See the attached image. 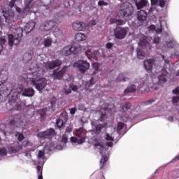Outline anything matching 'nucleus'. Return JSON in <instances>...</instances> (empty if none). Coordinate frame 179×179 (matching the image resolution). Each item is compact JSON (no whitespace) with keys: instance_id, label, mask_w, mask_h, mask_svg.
Segmentation results:
<instances>
[{"instance_id":"obj_1","label":"nucleus","mask_w":179,"mask_h":179,"mask_svg":"<svg viewBox=\"0 0 179 179\" xmlns=\"http://www.w3.org/2000/svg\"><path fill=\"white\" fill-rule=\"evenodd\" d=\"M166 38H169L168 41L160 43V37L155 36L153 38L150 36H146L143 34H140L138 38L140 41L138 42L139 47H149L150 43L156 45L157 50H161L162 52H166L169 50V48H176V51L171 54V57H179V45L173 37L171 32H165Z\"/></svg>"},{"instance_id":"obj_2","label":"nucleus","mask_w":179,"mask_h":179,"mask_svg":"<svg viewBox=\"0 0 179 179\" xmlns=\"http://www.w3.org/2000/svg\"><path fill=\"white\" fill-rule=\"evenodd\" d=\"M8 72L6 70H1L0 72V103L6 101L8 97L10 98L8 103L12 104L15 103L17 99V95L23 93L24 87L23 85H20L16 89L10 90L6 87V83L8 80ZM11 97V98H10Z\"/></svg>"},{"instance_id":"obj_3","label":"nucleus","mask_w":179,"mask_h":179,"mask_svg":"<svg viewBox=\"0 0 179 179\" xmlns=\"http://www.w3.org/2000/svg\"><path fill=\"white\" fill-rule=\"evenodd\" d=\"M50 5H54V0H40L34 1V0H25L24 1V8L22 9L16 7V10L18 13V17L22 18L27 16V14L30 13V12H33V9L35 8H39L42 9V10H49L51 11L50 9Z\"/></svg>"},{"instance_id":"obj_4","label":"nucleus","mask_w":179,"mask_h":179,"mask_svg":"<svg viewBox=\"0 0 179 179\" xmlns=\"http://www.w3.org/2000/svg\"><path fill=\"white\" fill-rule=\"evenodd\" d=\"M152 82L153 85H152V83L149 82V76L148 75L145 76V78H137L134 80V84L129 86L126 90H124V94H128V93H134V92H150V90H157L159 87L156 86V82L155 79L156 77L153 78L152 77Z\"/></svg>"},{"instance_id":"obj_5","label":"nucleus","mask_w":179,"mask_h":179,"mask_svg":"<svg viewBox=\"0 0 179 179\" xmlns=\"http://www.w3.org/2000/svg\"><path fill=\"white\" fill-rule=\"evenodd\" d=\"M62 65V61L58 59L39 64H37L36 62H33L31 64V71L34 76H44L45 72L48 71L55 69V68H59Z\"/></svg>"},{"instance_id":"obj_6","label":"nucleus","mask_w":179,"mask_h":179,"mask_svg":"<svg viewBox=\"0 0 179 179\" xmlns=\"http://www.w3.org/2000/svg\"><path fill=\"white\" fill-rule=\"evenodd\" d=\"M27 72L28 75L27 73H24L22 76V82H26L30 86H34L39 92L45 88L47 79L43 78V76H34L31 70V66L27 69Z\"/></svg>"},{"instance_id":"obj_7","label":"nucleus","mask_w":179,"mask_h":179,"mask_svg":"<svg viewBox=\"0 0 179 179\" xmlns=\"http://www.w3.org/2000/svg\"><path fill=\"white\" fill-rule=\"evenodd\" d=\"M82 50H85V55L88 58V59H92V58H93V59L97 61V55H99V51H94L92 52V50H90V49L87 50L86 48H85V47L81 46L80 45H77L76 46H65L62 50V54L65 57H69V55H71L72 54H78V52H80V51H82Z\"/></svg>"},{"instance_id":"obj_8","label":"nucleus","mask_w":179,"mask_h":179,"mask_svg":"<svg viewBox=\"0 0 179 179\" xmlns=\"http://www.w3.org/2000/svg\"><path fill=\"white\" fill-rule=\"evenodd\" d=\"M30 120L24 115H16L15 116H10L7 120V124L10 127H15L17 128H24L27 127Z\"/></svg>"},{"instance_id":"obj_9","label":"nucleus","mask_w":179,"mask_h":179,"mask_svg":"<svg viewBox=\"0 0 179 179\" xmlns=\"http://www.w3.org/2000/svg\"><path fill=\"white\" fill-rule=\"evenodd\" d=\"M164 62V67H161V75L157 78L158 85H163V83H166V82H167V79L170 78V73H173V69H171V66H174V64H170V60L169 59H165Z\"/></svg>"},{"instance_id":"obj_10","label":"nucleus","mask_w":179,"mask_h":179,"mask_svg":"<svg viewBox=\"0 0 179 179\" xmlns=\"http://www.w3.org/2000/svg\"><path fill=\"white\" fill-rule=\"evenodd\" d=\"M64 19H65V15L62 13H58L56 15L55 20H48L43 22L41 25L40 29L42 31H48L55 27L58 23H61Z\"/></svg>"},{"instance_id":"obj_11","label":"nucleus","mask_w":179,"mask_h":179,"mask_svg":"<svg viewBox=\"0 0 179 179\" xmlns=\"http://www.w3.org/2000/svg\"><path fill=\"white\" fill-rule=\"evenodd\" d=\"M22 36L23 28L17 27L15 31L14 36L12 34L8 35V45H10V47H13V45H17V44L20 43Z\"/></svg>"},{"instance_id":"obj_12","label":"nucleus","mask_w":179,"mask_h":179,"mask_svg":"<svg viewBox=\"0 0 179 179\" xmlns=\"http://www.w3.org/2000/svg\"><path fill=\"white\" fill-rule=\"evenodd\" d=\"M55 149V145L52 143H50L49 144H47L43 150H39L37 155V159L39 162V164L41 166H44L45 162H47V159H45V150H48V152H52Z\"/></svg>"},{"instance_id":"obj_13","label":"nucleus","mask_w":179,"mask_h":179,"mask_svg":"<svg viewBox=\"0 0 179 179\" xmlns=\"http://www.w3.org/2000/svg\"><path fill=\"white\" fill-rule=\"evenodd\" d=\"M76 136L70 138L72 145H82L86 142V135L83 132V128L80 127L76 131Z\"/></svg>"},{"instance_id":"obj_14","label":"nucleus","mask_w":179,"mask_h":179,"mask_svg":"<svg viewBox=\"0 0 179 179\" xmlns=\"http://www.w3.org/2000/svg\"><path fill=\"white\" fill-rule=\"evenodd\" d=\"M134 12V7L132 4L129 3L128 1H124L120 6V13L123 17H128L131 16Z\"/></svg>"},{"instance_id":"obj_15","label":"nucleus","mask_w":179,"mask_h":179,"mask_svg":"<svg viewBox=\"0 0 179 179\" xmlns=\"http://www.w3.org/2000/svg\"><path fill=\"white\" fill-rule=\"evenodd\" d=\"M95 147L96 149H99L100 155L102 157L100 161V169H103L106 166V163L108 160V154H107V149L106 147L100 143H96Z\"/></svg>"},{"instance_id":"obj_16","label":"nucleus","mask_w":179,"mask_h":179,"mask_svg":"<svg viewBox=\"0 0 179 179\" xmlns=\"http://www.w3.org/2000/svg\"><path fill=\"white\" fill-rule=\"evenodd\" d=\"M23 149L19 141H10L7 143V150L10 155H13L20 152Z\"/></svg>"},{"instance_id":"obj_17","label":"nucleus","mask_w":179,"mask_h":179,"mask_svg":"<svg viewBox=\"0 0 179 179\" xmlns=\"http://www.w3.org/2000/svg\"><path fill=\"white\" fill-rule=\"evenodd\" d=\"M2 15L3 18H1L0 17V24H3V22H6V23H12V22H15V13H13L12 9L6 11L3 10Z\"/></svg>"},{"instance_id":"obj_18","label":"nucleus","mask_w":179,"mask_h":179,"mask_svg":"<svg viewBox=\"0 0 179 179\" xmlns=\"http://www.w3.org/2000/svg\"><path fill=\"white\" fill-rule=\"evenodd\" d=\"M73 68H78L79 72L81 73H86V71L90 68V63L86 60H79L74 62L73 64Z\"/></svg>"},{"instance_id":"obj_19","label":"nucleus","mask_w":179,"mask_h":179,"mask_svg":"<svg viewBox=\"0 0 179 179\" xmlns=\"http://www.w3.org/2000/svg\"><path fill=\"white\" fill-rule=\"evenodd\" d=\"M55 130L54 129H49L45 131H41L38 133L37 136L40 138V139H49L51 136H54L56 135Z\"/></svg>"},{"instance_id":"obj_20","label":"nucleus","mask_w":179,"mask_h":179,"mask_svg":"<svg viewBox=\"0 0 179 179\" xmlns=\"http://www.w3.org/2000/svg\"><path fill=\"white\" fill-rule=\"evenodd\" d=\"M128 30H129L128 27H124L120 29H117L115 31V36L118 40H122L127 36V33H128Z\"/></svg>"},{"instance_id":"obj_21","label":"nucleus","mask_w":179,"mask_h":179,"mask_svg":"<svg viewBox=\"0 0 179 179\" xmlns=\"http://www.w3.org/2000/svg\"><path fill=\"white\" fill-rule=\"evenodd\" d=\"M159 27H157L156 28L155 25L152 24L148 28L149 31H155L157 34H161V33L163 31V24H165V26H166V21H162V20H159Z\"/></svg>"},{"instance_id":"obj_22","label":"nucleus","mask_w":179,"mask_h":179,"mask_svg":"<svg viewBox=\"0 0 179 179\" xmlns=\"http://www.w3.org/2000/svg\"><path fill=\"white\" fill-rule=\"evenodd\" d=\"M68 68H69V66H64L59 71H57V70L53 71L52 76L54 79H58V80H61V79L64 78V75H65V73L66 72V71H68Z\"/></svg>"},{"instance_id":"obj_23","label":"nucleus","mask_w":179,"mask_h":179,"mask_svg":"<svg viewBox=\"0 0 179 179\" xmlns=\"http://www.w3.org/2000/svg\"><path fill=\"white\" fill-rule=\"evenodd\" d=\"M98 111L100 115L99 121L103 122L107 115V113H110V111H111V108L110 107V105L107 104L106 106H104L103 108H101Z\"/></svg>"},{"instance_id":"obj_24","label":"nucleus","mask_w":179,"mask_h":179,"mask_svg":"<svg viewBox=\"0 0 179 179\" xmlns=\"http://www.w3.org/2000/svg\"><path fill=\"white\" fill-rule=\"evenodd\" d=\"M91 125L93 131H94L96 134H100L101 132V129L107 127V123H104L103 124H97V122H92Z\"/></svg>"},{"instance_id":"obj_25","label":"nucleus","mask_w":179,"mask_h":179,"mask_svg":"<svg viewBox=\"0 0 179 179\" xmlns=\"http://www.w3.org/2000/svg\"><path fill=\"white\" fill-rule=\"evenodd\" d=\"M34 27H36V22H34L33 20H31L25 24L24 27V31L26 33V34H29V33H31V31H33Z\"/></svg>"},{"instance_id":"obj_26","label":"nucleus","mask_w":179,"mask_h":179,"mask_svg":"<svg viewBox=\"0 0 179 179\" xmlns=\"http://www.w3.org/2000/svg\"><path fill=\"white\" fill-rule=\"evenodd\" d=\"M148 13H152V8L148 10V12L143 10L138 11L137 14L138 20L140 22L146 20V17H148Z\"/></svg>"},{"instance_id":"obj_27","label":"nucleus","mask_w":179,"mask_h":179,"mask_svg":"<svg viewBox=\"0 0 179 179\" xmlns=\"http://www.w3.org/2000/svg\"><path fill=\"white\" fill-rule=\"evenodd\" d=\"M73 29L77 31H83L86 28V24L80 22V21H76L73 23Z\"/></svg>"},{"instance_id":"obj_28","label":"nucleus","mask_w":179,"mask_h":179,"mask_svg":"<svg viewBox=\"0 0 179 179\" xmlns=\"http://www.w3.org/2000/svg\"><path fill=\"white\" fill-rule=\"evenodd\" d=\"M155 62H156L155 59L145 60L143 63L145 69H146V71H152L153 65H155Z\"/></svg>"},{"instance_id":"obj_29","label":"nucleus","mask_w":179,"mask_h":179,"mask_svg":"<svg viewBox=\"0 0 179 179\" xmlns=\"http://www.w3.org/2000/svg\"><path fill=\"white\" fill-rule=\"evenodd\" d=\"M22 96H25V97H33L34 96V90L33 88L24 89L22 93Z\"/></svg>"},{"instance_id":"obj_30","label":"nucleus","mask_w":179,"mask_h":179,"mask_svg":"<svg viewBox=\"0 0 179 179\" xmlns=\"http://www.w3.org/2000/svg\"><path fill=\"white\" fill-rule=\"evenodd\" d=\"M33 52H25L22 57V61L25 64L31 61V58H33Z\"/></svg>"},{"instance_id":"obj_31","label":"nucleus","mask_w":179,"mask_h":179,"mask_svg":"<svg viewBox=\"0 0 179 179\" xmlns=\"http://www.w3.org/2000/svg\"><path fill=\"white\" fill-rule=\"evenodd\" d=\"M42 44H43L44 47H51L52 45V38L50 36H45Z\"/></svg>"},{"instance_id":"obj_32","label":"nucleus","mask_w":179,"mask_h":179,"mask_svg":"<svg viewBox=\"0 0 179 179\" xmlns=\"http://www.w3.org/2000/svg\"><path fill=\"white\" fill-rule=\"evenodd\" d=\"M53 34L56 37H61L65 34V30L64 28H56L55 30L53 31Z\"/></svg>"},{"instance_id":"obj_33","label":"nucleus","mask_w":179,"mask_h":179,"mask_svg":"<svg viewBox=\"0 0 179 179\" xmlns=\"http://www.w3.org/2000/svg\"><path fill=\"white\" fill-rule=\"evenodd\" d=\"M105 139L110 141L109 142H106V146H108V148H113V141H114V138L106 133L105 134Z\"/></svg>"},{"instance_id":"obj_34","label":"nucleus","mask_w":179,"mask_h":179,"mask_svg":"<svg viewBox=\"0 0 179 179\" xmlns=\"http://www.w3.org/2000/svg\"><path fill=\"white\" fill-rule=\"evenodd\" d=\"M1 134H3L4 136H8L13 134V129L12 127H6L5 130H1Z\"/></svg>"},{"instance_id":"obj_35","label":"nucleus","mask_w":179,"mask_h":179,"mask_svg":"<svg viewBox=\"0 0 179 179\" xmlns=\"http://www.w3.org/2000/svg\"><path fill=\"white\" fill-rule=\"evenodd\" d=\"M75 38L76 41H85L87 37H86V35L83 33H77L75 36Z\"/></svg>"},{"instance_id":"obj_36","label":"nucleus","mask_w":179,"mask_h":179,"mask_svg":"<svg viewBox=\"0 0 179 179\" xmlns=\"http://www.w3.org/2000/svg\"><path fill=\"white\" fill-rule=\"evenodd\" d=\"M110 24H113L114 23H116L117 26H123V24H125V22L122 20H117L115 18H111L110 20Z\"/></svg>"},{"instance_id":"obj_37","label":"nucleus","mask_w":179,"mask_h":179,"mask_svg":"<svg viewBox=\"0 0 179 179\" xmlns=\"http://www.w3.org/2000/svg\"><path fill=\"white\" fill-rule=\"evenodd\" d=\"M137 9H142V8H145L148 5V1L146 0H141L140 1L136 3Z\"/></svg>"},{"instance_id":"obj_38","label":"nucleus","mask_w":179,"mask_h":179,"mask_svg":"<svg viewBox=\"0 0 179 179\" xmlns=\"http://www.w3.org/2000/svg\"><path fill=\"white\" fill-rule=\"evenodd\" d=\"M83 7V3H80L77 8H76L74 10L73 15L75 16H78V15H80L82 13V8Z\"/></svg>"},{"instance_id":"obj_39","label":"nucleus","mask_w":179,"mask_h":179,"mask_svg":"<svg viewBox=\"0 0 179 179\" xmlns=\"http://www.w3.org/2000/svg\"><path fill=\"white\" fill-rule=\"evenodd\" d=\"M127 73L119 74L116 79V82H127V77H125Z\"/></svg>"},{"instance_id":"obj_40","label":"nucleus","mask_w":179,"mask_h":179,"mask_svg":"<svg viewBox=\"0 0 179 179\" xmlns=\"http://www.w3.org/2000/svg\"><path fill=\"white\" fill-rule=\"evenodd\" d=\"M145 53L141 48H137V57L139 59L145 58Z\"/></svg>"},{"instance_id":"obj_41","label":"nucleus","mask_w":179,"mask_h":179,"mask_svg":"<svg viewBox=\"0 0 179 179\" xmlns=\"http://www.w3.org/2000/svg\"><path fill=\"white\" fill-rule=\"evenodd\" d=\"M38 114L41 115V120L45 118V115L47 114V108L38 110Z\"/></svg>"},{"instance_id":"obj_42","label":"nucleus","mask_w":179,"mask_h":179,"mask_svg":"<svg viewBox=\"0 0 179 179\" xmlns=\"http://www.w3.org/2000/svg\"><path fill=\"white\" fill-rule=\"evenodd\" d=\"M16 101H15L14 103L12 102L11 103H9V104L10 106H13V109L16 110L17 111H20L22 110V105H20V103H15Z\"/></svg>"},{"instance_id":"obj_43","label":"nucleus","mask_w":179,"mask_h":179,"mask_svg":"<svg viewBox=\"0 0 179 179\" xmlns=\"http://www.w3.org/2000/svg\"><path fill=\"white\" fill-rule=\"evenodd\" d=\"M92 68L94 69V71H93L92 75H96L97 72H99V68H100V64L99 63H94L92 64Z\"/></svg>"},{"instance_id":"obj_44","label":"nucleus","mask_w":179,"mask_h":179,"mask_svg":"<svg viewBox=\"0 0 179 179\" xmlns=\"http://www.w3.org/2000/svg\"><path fill=\"white\" fill-rule=\"evenodd\" d=\"M38 179H43V169L41 166H37Z\"/></svg>"},{"instance_id":"obj_45","label":"nucleus","mask_w":179,"mask_h":179,"mask_svg":"<svg viewBox=\"0 0 179 179\" xmlns=\"http://www.w3.org/2000/svg\"><path fill=\"white\" fill-rule=\"evenodd\" d=\"M130 109H131V103H127L126 104L122 106V110L123 113H127V111H128V110H130Z\"/></svg>"},{"instance_id":"obj_46","label":"nucleus","mask_w":179,"mask_h":179,"mask_svg":"<svg viewBox=\"0 0 179 179\" xmlns=\"http://www.w3.org/2000/svg\"><path fill=\"white\" fill-rule=\"evenodd\" d=\"M55 103H57V99L55 97L51 98L50 99V104L52 107L51 111L55 110Z\"/></svg>"},{"instance_id":"obj_47","label":"nucleus","mask_w":179,"mask_h":179,"mask_svg":"<svg viewBox=\"0 0 179 179\" xmlns=\"http://www.w3.org/2000/svg\"><path fill=\"white\" fill-rule=\"evenodd\" d=\"M56 125L59 129L62 128V127H64V120L62 119H57L56 122Z\"/></svg>"},{"instance_id":"obj_48","label":"nucleus","mask_w":179,"mask_h":179,"mask_svg":"<svg viewBox=\"0 0 179 179\" xmlns=\"http://www.w3.org/2000/svg\"><path fill=\"white\" fill-rule=\"evenodd\" d=\"M15 138L18 139L19 142H22L24 139V136H23V134L19 132L16 133Z\"/></svg>"},{"instance_id":"obj_49","label":"nucleus","mask_w":179,"mask_h":179,"mask_svg":"<svg viewBox=\"0 0 179 179\" xmlns=\"http://www.w3.org/2000/svg\"><path fill=\"white\" fill-rule=\"evenodd\" d=\"M22 147L27 148V146H33V143L29 141V140H24L22 142Z\"/></svg>"},{"instance_id":"obj_50","label":"nucleus","mask_w":179,"mask_h":179,"mask_svg":"<svg viewBox=\"0 0 179 179\" xmlns=\"http://www.w3.org/2000/svg\"><path fill=\"white\" fill-rule=\"evenodd\" d=\"M124 128H125V124L120 122L117 124V132H120V131H122V129H124Z\"/></svg>"},{"instance_id":"obj_51","label":"nucleus","mask_w":179,"mask_h":179,"mask_svg":"<svg viewBox=\"0 0 179 179\" xmlns=\"http://www.w3.org/2000/svg\"><path fill=\"white\" fill-rule=\"evenodd\" d=\"M5 43H6L5 38H0V52L1 50H3V44H5Z\"/></svg>"},{"instance_id":"obj_52","label":"nucleus","mask_w":179,"mask_h":179,"mask_svg":"<svg viewBox=\"0 0 179 179\" xmlns=\"http://www.w3.org/2000/svg\"><path fill=\"white\" fill-rule=\"evenodd\" d=\"M68 142V136H66V134H64L62 136V143H64V145H66Z\"/></svg>"},{"instance_id":"obj_53","label":"nucleus","mask_w":179,"mask_h":179,"mask_svg":"<svg viewBox=\"0 0 179 179\" xmlns=\"http://www.w3.org/2000/svg\"><path fill=\"white\" fill-rule=\"evenodd\" d=\"M7 153L8 152H6V149H5V148H0V157L6 156Z\"/></svg>"},{"instance_id":"obj_54","label":"nucleus","mask_w":179,"mask_h":179,"mask_svg":"<svg viewBox=\"0 0 179 179\" xmlns=\"http://www.w3.org/2000/svg\"><path fill=\"white\" fill-rule=\"evenodd\" d=\"M15 2H22V0H11L9 3V6L13 8L15 6Z\"/></svg>"},{"instance_id":"obj_55","label":"nucleus","mask_w":179,"mask_h":179,"mask_svg":"<svg viewBox=\"0 0 179 179\" xmlns=\"http://www.w3.org/2000/svg\"><path fill=\"white\" fill-rule=\"evenodd\" d=\"M179 101V96H174L172 97V103L173 104H176L178 103Z\"/></svg>"},{"instance_id":"obj_56","label":"nucleus","mask_w":179,"mask_h":179,"mask_svg":"<svg viewBox=\"0 0 179 179\" xmlns=\"http://www.w3.org/2000/svg\"><path fill=\"white\" fill-rule=\"evenodd\" d=\"M71 92V88L65 89L62 92L61 94H69Z\"/></svg>"},{"instance_id":"obj_57","label":"nucleus","mask_w":179,"mask_h":179,"mask_svg":"<svg viewBox=\"0 0 179 179\" xmlns=\"http://www.w3.org/2000/svg\"><path fill=\"white\" fill-rule=\"evenodd\" d=\"M69 88L71 89V90H73V92H76L78 90V86L73 84H70Z\"/></svg>"},{"instance_id":"obj_58","label":"nucleus","mask_w":179,"mask_h":179,"mask_svg":"<svg viewBox=\"0 0 179 179\" xmlns=\"http://www.w3.org/2000/svg\"><path fill=\"white\" fill-rule=\"evenodd\" d=\"M92 80H93V78H91V81L90 82H86L85 83V88L87 90L90 89V86H92L93 84H92Z\"/></svg>"},{"instance_id":"obj_59","label":"nucleus","mask_w":179,"mask_h":179,"mask_svg":"<svg viewBox=\"0 0 179 179\" xmlns=\"http://www.w3.org/2000/svg\"><path fill=\"white\" fill-rule=\"evenodd\" d=\"M152 103H155V99H150L143 103V106H148L149 104H152Z\"/></svg>"},{"instance_id":"obj_60","label":"nucleus","mask_w":179,"mask_h":179,"mask_svg":"<svg viewBox=\"0 0 179 179\" xmlns=\"http://www.w3.org/2000/svg\"><path fill=\"white\" fill-rule=\"evenodd\" d=\"M151 5H159L160 6V0H150Z\"/></svg>"},{"instance_id":"obj_61","label":"nucleus","mask_w":179,"mask_h":179,"mask_svg":"<svg viewBox=\"0 0 179 179\" xmlns=\"http://www.w3.org/2000/svg\"><path fill=\"white\" fill-rule=\"evenodd\" d=\"M172 93L173 94H176L177 96H178V94H179V87H177L176 89L173 90Z\"/></svg>"},{"instance_id":"obj_62","label":"nucleus","mask_w":179,"mask_h":179,"mask_svg":"<svg viewBox=\"0 0 179 179\" xmlns=\"http://www.w3.org/2000/svg\"><path fill=\"white\" fill-rule=\"evenodd\" d=\"M165 5H166V1H164V0H159V6L161 8H164Z\"/></svg>"},{"instance_id":"obj_63","label":"nucleus","mask_w":179,"mask_h":179,"mask_svg":"<svg viewBox=\"0 0 179 179\" xmlns=\"http://www.w3.org/2000/svg\"><path fill=\"white\" fill-rule=\"evenodd\" d=\"M99 6H107V3H106L104 1H100L98 2Z\"/></svg>"},{"instance_id":"obj_64","label":"nucleus","mask_w":179,"mask_h":179,"mask_svg":"<svg viewBox=\"0 0 179 179\" xmlns=\"http://www.w3.org/2000/svg\"><path fill=\"white\" fill-rule=\"evenodd\" d=\"M76 113V108H72L70 109V114L73 115Z\"/></svg>"}]
</instances>
